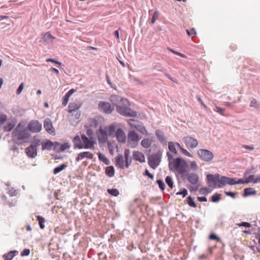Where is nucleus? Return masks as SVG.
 Here are the masks:
<instances>
[{
  "label": "nucleus",
  "instance_id": "nucleus-1",
  "mask_svg": "<svg viewBox=\"0 0 260 260\" xmlns=\"http://www.w3.org/2000/svg\"><path fill=\"white\" fill-rule=\"evenodd\" d=\"M115 102L116 111L119 114L126 117L137 116V112L129 108L130 105L127 99L119 96H115Z\"/></svg>",
  "mask_w": 260,
  "mask_h": 260
},
{
  "label": "nucleus",
  "instance_id": "nucleus-2",
  "mask_svg": "<svg viewBox=\"0 0 260 260\" xmlns=\"http://www.w3.org/2000/svg\"><path fill=\"white\" fill-rule=\"evenodd\" d=\"M207 179L210 186L214 185L218 188H221L226 184L234 185L238 184L237 180H236V179L225 176L220 177L218 174L215 175L209 174L207 176Z\"/></svg>",
  "mask_w": 260,
  "mask_h": 260
},
{
  "label": "nucleus",
  "instance_id": "nucleus-3",
  "mask_svg": "<svg viewBox=\"0 0 260 260\" xmlns=\"http://www.w3.org/2000/svg\"><path fill=\"white\" fill-rule=\"evenodd\" d=\"M30 137V134L24 126L19 123L12 133V138L18 144H22Z\"/></svg>",
  "mask_w": 260,
  "mask_h": 260
},
{
  "label": "nucleus",
  "instance_id": "nucleus-4",
  "mask_svg": "<svg viewBox=\"0 0 260 260\" xmlns=\"http://www.w3.org/2000/svg\"><path fill=\"white\" fill-rule=\"evenodd\" d=\"M169 168L172 171L184 174L187 172V164L181 158H172L169 162Z\"/></svg>",
  "mask_w": 260,
  "mask_h": 260
},
{
  "label": "nucleus",
  "instance_id": "nucleus-5",
  "mask_svg": "<svg viewBox=\"0 0 260 260\" xmlns=\"http://www.w3.org/2000/svg\"><path fill=\"white\" fill-rule=\"evenodd\" d=\"M114 132V125L111 124L109 126L100 127L97 132L99 141L105 143L108 140V136L111 135Z\"/></svg>",
  "mask_w": 260,
  "mask_h": 260
},
{
  "label": "nucleus",
  "instance_id": "nucleus-6",
  "mask_svg": "<svg viewBox=\"0 0 260 260\" xmlns=\"http://www.w3.org/2000/svg\"><path fill=\"white\" fill-rule=\"evenodd\" d=\"M41 145L39 140H36L32 142L31 145L25 149L27 155L31 158L35 157L37 155V147Z\"/></svg>",
  "mask_w": 260,
  "mask_h": 260
},
{
  "label": "nucleus",
  "instance_id": "nucleus-7",
  "mask_svg": "<svg viewBox=\"0 0 260 260\" xmlns=\"http://www.w3.org/2000/svg\"><path fill=\"white\" fill-rule=\"evenodd\" d=\"M161 152L158 151L152 154L148 157V164L153 169H155L159 164L161 157Z\"/></svg>",
  "mask_w": 260,
  "mask_h": 260
},
{
  "label": "nucleus",
  "instance_id": "nucleus-8",
  "mask_svg": "<svg viewBox=\"0 0 260 260\" xmlns=\"http://www.w3.org/2000/svg\"><path fill=\"white\" fill-rule=\"evenodd\" d=\"M82 104L80 102H72L69 105L68 112L72 113L71 117L73 116V112H76L75 114V118L73 119L79 120L81 116V113L78 110L81 107Z\"/></svg>",
  "mask_w": 260,
  "mask_h": 260
},
{
  "label": "nucleus",
  "instance_id": "nucleus-9",
  "mask_svg": "<svg viewBox=\"0 0 260 260\" xmlns=\"http://www.w3.org/2000/svg\"><path fill=\"white\" fill-rule=\"evenodd\" d=\"M199 157L203 161L209 162L211 161L214 157L213 153L207 149H200L197 151Z\"/></svg>",
  "mask_w": 260,
  "mask_h": 260
},
{
  "label": "nucleus",
  "instance_id": "nucleus-10",
  "mask_svg": "<svg viewBox=\"0 0 260 260\" xmlns=\"http://www.w3.org/2000/svg\"><path fill=\"white\" fill-rule=\"evenodd\" d=\"M140 139L139 135L135 132H129L127 135V143L128 145L132 148L135 147L138 145Z\"/></svg>",
  "mask_w": 260,
  "mask_h": 260
},
{
  "label": "nucleus",
  "instance_id": "nucleus-11",
  "mask_svg": "<svg viewBox=\"0 0 260 260\" xmlns=\"http://www.w3.org/2000/svg\"><path fill=\"white\" fill-rule=\"evenodd\" d=\"M81 140L83 146V148L90 149L94 148L95 142L93 140V138H88L85 135H81Z\"/></svg>",
  "mask_w": 260,
  "mask_h": 260
},
{
  "label": "nucleus",
  "instance_id": "nucleus-12",
  "mask_svg": "<svg viewBox=\"0 0 260 260\" xmlns=\"http://www.w3.org/2000/svg\"><path fill=\"white\" fill-rule=\"evenodd\" d=\"M27 128L32 133H39L42 129V124L37 120H31L28 124Z\"/></svg>",
  "mask_w": 260,
  "mask_h": 260
},
{
  "label": "nucleus",
  "instance_id": "nucleus-13",
  "mask_svg": "<svg viewBox=\"0 0 260 260\" xmlns=\"http://www.w3.org/2000/svg\"><path fill=\"white\" fill-rule=\"evenodd\" d=\"M183 140L186 146L188 148H194L197 147L198 145V141L196 139L190 136L184 137Z\"/></svg>",
  "mask_w": 260,
  "mask_h": 260
},
{
  "label": "nucleus",
  "instance_id": "nucleus-14",
  "mask_svg": "<svg viewBox=\"0 0 260 260\" xmlns=\"http://www.w3.org/2000/svg\"><path fill=\"white\" fill-rule=\"evenodd\" d=\"M44 127L45 130L50 135H55V131L53 126L52 123L49 118H46L44 121Z\"/></svg>",
  "mask_w": 260,
  "mask_h": 260
},
{
  "label": "nucleus",
  "instance_id": "nucleus-15",
  "mask_svg": "<svg viewBox=\"0 0 260 260\" xmlns=\"http://www.w3.org/2000/svg\"><path fill=\"white\" fill-rule=\"evenodd\" d=\"M1 198L3 204L4 205H8L9 207H12L16 204L17 201L15 198L12 197H7L5 195H3Z\"/></svg>",
  "mask_w": 260,
  "mask_h": 260
},
{
  "label": "nucleus",
  "instance_id": "nucleus-16",
  "mask_svg": "<svg viewBox=\"0 0 260 260\" xmlns=\"http://www.w3.org/2000/svg\"><path fill=\"white\" fill-rule=\"evenodd\" d=\"M100 111L106 113H110L112 111L110 103L105 102H100L99 104Z\"/></svg>",
  "mask_w": 260,
  "mask_h": 260
},
{
  "label": "nucleus",
  "instance_id": "nucleus-17",
  "mask_svg": "<svg viewBox=\"0 0 260 260\" xmlns=\"http://www.w3.org/2000/svg\"><path fill=\"white\" fill-rule=\"evenodd\" d=\"M84 158L88 159H92L93 158V155L92 153L89 151H84L79 153L76 158V161H79L82 160Z\"/></svg>",
  "mask_w": 260,
  "mask_h": 260
},
{
  "label": "nucleus",
  "instance_id": "nucleus-18",
  "mask_svg": "<svg viewBox=\"0 0 260 260\" xmlns=\"http://www.w3.org/2000/svg\"><path fill=\"white\" fill-rule=\"evenodd\" d=\"M134 159L139 161L140 162L145 161V157L143 153L138 151H134L133 154Z\"/></svg>",
  "mask_w": 260,
  "mask_h": 260
},
{
  "label": "nucleus",
  "instance_id": "nucleus-19",
  "mask_svg": "<svg viewBox=\"0 0 260 260\" xmlns=\"http://www.w3.org/2000/svg\"><path fill=\"white\" fill-rule=\"evenodd\" d=\"M255 176L254 175H251L245 178V179H237L238 184H245L252 182L255 183Z\"/></svg>",
  "mask_w": 260,
  "mask_h": 260
},
{
  "label": "nucleus",
  "instance_id": "nucleus-20",
  "mask_svg": "<svg viewBox=\"0 0 260 260\" xmlns=\"http://www.w3.org/2000/svg\"><path fill=\"white\" fill-rule=\"evenodd\" d=\"M116 137L118 142L124 143L126 141V136L124 132L121 129H118L115 133Z\"/></svg>",
  "mask_w": 260,
  "mask_h": 260
},
{
  "label": "nucleus",
  "instance_id": "nucleus-21",
  "mask_svg": "<svg viewBox=\"0 0 260 260\" xmlns=\"http://www.w3.org/2000/svg\"><path fill=\"white\" fill-rule=\"evenodd\" d=\"M116 165L120 168H124L125 167H128L129 164L128 161L124 162L122 156L121 155L116 158Z\"/></svg>",
  "mask_w": 260,
  "mask_h": 260
},
{
  "label": "nucleus",
  "instance_id": "nucleus-22",
  "mask_svg": "<svg viewBox=\"0 0 260 260\" xmlns=\"http://www.w3.org/2000/svg\"><path fill=\"white\" fill-rule=\"evenodd\" d=\"M188 181L192 184H196L199 181V177L195 173H189L187 177Z\"/></svg>",
  "mask_w": 260,
  "mask_h": 260
},
{
  "label": "nucleus",
  "instance_id": "nucleus-23",
  "mask_svg": "<svg viewBox=\"0 0 260 260\" xmlns=\"http://www.w3.org/2000/svg\"><path fill=\"white\" fill-rule=\"evenodd\" d=\"M76 91L74 89H70L65 95L63 96L62 100V105L64 107L66 106L69 100V98L71 96V95L75 92Z\"/></svg>",
  "mask_w": 260,
  "mask_h": 260
},
{
  "label": "nucleus",
  "instance_id": "nucleus-24",
  "mask_svg": "<svg viewBox=\"0 0 260 260\" xmlns=\"http://www.w3.org/2000/svg\"><path fill=\"white\" fill-rule=\"evenodd\" d=\"M41 144L42 145L43 150H50L54 145V143L48 140H46L45 142H41Z\"/></svg>",
  "mask_w": 260,
  "mask_h": 260
},
{
  "label": "nucleus",
  "instance_id": "nucleus-25",
  "mask_svg": "<svg viewBox=\"0 0 260 260\" xmlns=\"http://www.w3.org/2000/svg\"><path fill=\"white\" fill-rule=\"evenodd\" d=\"M75 146L77 147L79 149H82L83 148L82 145V142L81 140V139L79 136H76L75 137L73 140Z\"/></svg>",
  "mask_w": 260,
  "mask_h": 260
},
{
  "label": "nucleus",
  "instance_id": "nucleus-26",
  "mask_svg": "<svg viewBox=\"0 0 260 260\" xmlns=\"http://www.w3.org/2000/svg\"><path fill=\"white\" fill-rule=\"evenodd\" d=\"M15 125L16 121L14 120L7 122L4 127V131L6 132H10L12 129H13Z\"/></svg>",
  "mask_w": 260,
  "mask_h": 260
},
{
  "label": "nucleus",
  "instance_id": "nucleus-27",
  "mask_svg": "<svg viewBox=\"0 0 260 260\" xmlns=\"http://www.w3.org/2000/svg\"><path fill=\"white\" fill-rule=\"evenodd\" d=\"M134 128H135L137 131H138L140 133H141L144 135L147 136L148 135V132L147 130L143 125H134Z\"/></svg>",
  "mask_w": 260,
  "mask_h": 260
},
{
  "label": "nucleus",
  "instance_id": "nucleus-28",
  "mask_svg": "<svg viewBox=\"0 0 260 260\" xmlns=\"http://www.w3.org/2000/svg\"><path fill=\"white\" fill-rule=\"evenodd\" d=\"M177 144H179L178 143H174L173 142H170L168 144V147L169 150L174 154H176L177 153V151L176 149V147H177Z\"/></svg>",
  "mask_w": 260,
  "mask_h": 260
},
{
  "label": "nucleus",
  "instance_id": "nucleus-29",
  "mask_svg": "<svg viewBox=\"0 0 260 260\" xmlns=\"http://www.w3.org/2000/svg\"><path fill=\"white\" fill-rule=\"evenodd\" d=\"M155 135L159 140V141L162 143L166 142V138L162 132L159 129H157L155 131Z\"/></svg>",
  "mask_w": 260,
  "mask_h": 260
},
{
  "label": "nucleus",
  "instance_id": "nucleus-30",
  "mask_svg": "<svg viewBox=\"0 0 260 260\" xmlns=\"http://www.w3.org/2000/svg\"><path fill=\"white\" fill-rule=\"evenodd\" d=\"M17 252V251H11L9 253L5 254L3 255V257L4 260H12L13 257L15 256V253Z\"/></svg>",
  "mask_w": 260,
  "mask_h": 260
},
{
  "label": "nucleus",
  "instance_id": "nucleus-31",
  "mask_svg": "<svg viewBox=\"0 0 260 260\" xmlns=\"http://www.w3.org/2000/svg\"><path fill=\"white\" fill-rule=\"evenodd\" d=\"M151 144L152 141L148 138L144 139L141 141V145L145 148H149L151 146Z\"/></svg>",
  "mask_w": 260,
  "mask_h": 260
},
{
  "label": "nucleus",
  "instance_id": "nucleus-32",
  "mask_svg": "<svg viewBox=\"0 0 260 260\" xmlns=\"http://www.w3.org/2000/svg\"><path fill=\"white\" fill-rule=\"evenodd\" d=\"M189 170L196 171L198 169V166L196 161H191L189 162Z\"/></svg>",
  "mask_w": 260,
  "mask_h": 260
},
{
  "label": "nucleus",
  "instance_id": "nucleus-33",
  "mask_svg": "<svg viewBox=\"0 0 260 260\" xmlns=\"http://www.w3.org/2000/svg\"><path fill=\"white\" fill-rule=\"evenodd\" d=\"M187 204L191 207L196 208L197 207V205L194 202L193 198L189 196L186 199Z\"/></svg>",
  "mask_w": 260,
  "mask_h": 260
},
{
  "label": "nucleus",
  "instance_id": "nucleus-34",
  "mask_svg": "<svg viewBox=\"0 0 260 260\" xmlns=\"http://www.w3.org/2000/svg\"><path fill=\"white\" fill-rule=\"evenodd\" d=\"M37 220L39 222V224L41 229H43L45 228L44 223L45 222V219L44 217L41 216L40 215H38Z\"/></svg>",
  "mask_w": 260,
  "mask_h": 260
},
{
  "label": "nucleus",
  "instance_id": "nucleus-35",
  "mask_svg": "<svg viewBox=\"0 0 260 260\" xmlns=\"http://www.w3.org/2000/svg\"><path fill=\"white\" fill-rule=\"evenodd\" d=\"M256 193V191L252 188H246L244 189V195L246 196L255 195Z\"/></svg>",
  "mask_w": 260,
  "mask_h": 260
},
{
  "label": "nucleus",
  "instance_id": "nucleus-36",
  "mask_svg": "<svg viewBox=\"0 0 260 260\" xmlns=\"http://www.w3.org/2000/svg\"><path fill=\"white\" fill-rule=\"evenodd\" d=\"M67 167V165H66L65 164H62L60 166L56 167L54 169L53 173L54 174H56L59 173L60 172H61V171H62L63 170H64Z\"/></svg>",
  "mask_w": 260,
  "mask_h": 260
},
{
  "label": "nucleus",
  "instance_id": "nucleus-37",
  "mask_svg": "<svg viewBox=\"0 0 260 260\" xmlns=\"http://www.w3.org/2000/svg\"><path fill=\"white\" fill-rule=\"evenodd\" d=\"M166 182L170 188L172 189L174 187V182L173 179L170 176H167L166 178Z\"/></svg>",
  "mask_w": 260,
  "mask_h": 260
},
{
  "label": "nucleus",
  "instance_id": "nucleus-38",
  "mask_svg": "<svg viewBox=\"0 0 260 260\" xmlns=\"http://www.w3.org/2000/svg\"><path fill=\"white\" fill-rule=\"evenodd\" d=\"M186 31L187 35L191 38H194L197 36V32L193 28H191L189 29H186Z\"/></svg>",
  "mask_w": 260,
  "mask_h": 260
},
{
  "label": "nucleus",
  "instance_id": "nucleus-39",
  "mask_svg": "<svg viewBox=\"0 0 260 260\" xmlns=\"http://www.w3.org/2000/svg\"><path fill=\"white\" fill-rule=\"evenodd\" d=\"M177 148L180 150L181 152L183 154L189 157H191V153H189L187 150L182 147L180 144H177Z\"/></svg>",
  "mask_w": 260,
  "mask_h": 260
},
{
  "label": "nucleus",
  "instance_id": "nucleus-40",
  "mask_svg": "<svg viewBox=\"0 0 260 260\" xmlns=\"http://www.w3.org/2000/svg\"><path fill=\"white\" fill-rule=\"evenodd\" d=\"M106 173L110 177L113 176L114 175V167L113 166L107 167L106 169Z\"/></svg>",
  "mask_w": 260,
  "mask_h": 260
},
{
  "label": "nucleus",
  "instance_id": "nucleus-41",
  "mask_svg": "<svg viewBox=\"0 0 260 260\" xmlns=\"http://www.w3.org/2000/svg\"><path fill=\"white\" fill-rule=\"evenodd\" d=\"M60 149L59 150L61 152H63L66 149H68L70 148V145L69 143L66 142L63 144H60Z\"/></svg>",
  "mask_w": 260,
  "mask_h": 260
},
{
  "label": "nucleus",
  "instance_id": "nucleus-42",
  "mask_svg": "<svg viewBox=\"0 0 260 260\" xmlns=\"http://www.w3.org/2000/svg\"><path fill=\"white\" fill-rule=\"evenodd\" d=\"M221 199V195L219 193H215L211 197V201L213 202H217Z\"/></svg>",
  "mask_w": 260,
  "mask_h": 260
},
{
  "label": "nucleus",
  "instance_id": "nucleus-43",
  "mask_svg": "<svg viewBox=\"0 0 260 260\" xmlns=\"http://www.w3.org/2000/svg\"><path fill=\"white\" fill-rule=\"evenodd\" d=\"M8 192L9 194V196L13 198L17 195V191L13 187H9L8 188Z\"/></svg>",
  "mask_w": 260,
  "mask_h": 260
},
{
  "label": "nucleus",
  "instance_id": "nucleus-44",
  "mask_svg": "<svg viewBox=\"0 0 260 260\" xmlns=\"http://www.w3.org/2000/svg\"><path fill=\"white\" fill-rule=\"evenodd\" d=\"M177 195H182L184 198L187 194V190L185 188H182L180 190L176 193Z\"/></svg>",
  "mask_w": 260,
  "mask_h": 260
},
{
  "label": "nucleus",
  "instance_id": "nucleus-45",
  "mask_svg": "<svg viewBox=\"0 0 260 260\" xmlns=\"http://www.w3.org/2000/svg\"><path fill=\"white\" fill-rule=\"evenodd\" d=\"M168 50L169 51L172 52L173 53H174V54H175L176 55H178V56H179L180 57H182L183 58H186V56L184 54H183V53H182L181 52H179L173 50L171 48H168Z\"/></svg>",
  "mask_w": 260,
  "mask_h": 260
},
{
  "label": "nucleus",
  "instance_id": "nucleus-46",
  "mask_svg": "<svg viewBox=\"0 0 260 260\" xmlns=\"http://www.w3.org/2000/svg\"><path fill=\"white\" fill-rule=\"evenodd\" d=\"M43 39L45 40L50 39L54 40L55 39V37L52 36L50 32H47L45 34H44Z\"/></svg>",
  "mask_w": 260,
  "mask_h": 260
},
{
  "label": "nucleus",
  "instance_id": "nucleus-47",
  "mask_svg": "<svg viewBox=\"0 0 260 260\" xmlns=\"http://www.w3.org/2000/svg\"><path fill=\"white\" fill-rule=\"evenodd\" d=\"M250 107H254V108H259V104H258V103H257V101L255 99H253L252 100H251V101L250 102Z\"/></svg>",
  "mask_w": 260,
  "mask_h": 260
},
{
  "label": "nucleus",
  "instance_id": "nucleus-48",
  "mask_svg": "<svg viewBox=\"0 0 260 260\" xmlns=\"http://www.w3.org/2000/svg\"><path fill=\"white\" fill-rule=\"evenodd\" d=\"M157 183L159 186V187L161 190H164L165 189V184L164 182L160 179L157 180Z\"/></svg>",
  "mask_w": 260,
  "mask_h": 260
},
{
  "label": "nucleus",
  "instance_id": "nucleus-49",
  "mask_svg": "<svg viewBox=\"0 0 260 260\" xmlns=\"http://www.w3.org/2000/svg\"><path fill=\"white\" fill-rule=\"evenodd\" d=\"M214 111L219 113L221 115H224L223 112L224 111V109L221 108L217 106H215V108L214 109Z\"/></svg>",
  "mask_w": 260,
  "mask_h": 260
},
{
  "label": "nucleus",
  "instance_id": "nucleus-50",
  "mask_svg": "<svg viewBox=\"0 0 260 260\" xmlns=\"http://www.w3.org/2000/svg\"><path fill=\"white\" fill-rule=\"evenodd\" d=\"M99 158L101 160H102L104 162H105L106 164H108V160L106 157V156L102 154L101 153H100L99 154Z\"/></svg>",
  "mask_w": 260,
  "mask_h": 260
},
{
  "label": "nucleus",
  "instance_id": "nucleus-51",
  "mask_svg": "<svg viewBox=\"0 0 260 260\" xmlns=\"http://www.w3.org/2000/svg\"><path fill=\"white\" fill-rule=\"evenodd\" d=\"M7 119V116L5 114L0 115V125L4 123Z\"/></svg>",
  "mask_w": 260,
  "mask_h": 260
},
{
  "label": "nucleus",
  "instance_id": "nucleus-52",
  "mask_svg": "<svg viewBox=\"0 0 260 260\" xmlns=\"http://www.w3.org/2000/svg\"><path fill=\"white\" fill-rule=\"evenodd\" d=\"M54 150L58 152H60V151L59 150L60 149V143L59 142H55L54 143Z\"/></svg>",
  "mask_w": 260,
  "mask_h": 260
},
{
  "label": "nucleus",
  "instance_id": "nucleus-53",
  "mask_svg": "<svg viewBox=\"0 0 260 260\" xmlns=\"http://www.w3.org/2000/svg\"><path fill=\"white\" fill-rule=\"evenodd\" d=\"M30 253V250L29 249L25 248L21 252V255L22 256H27Z\"/></svg>",
  "mask_w": 260,
  "mask_h": 260
},
{
  "label": "nucleus",
  "instance_id": "nucleus-54",
  "mask_svg": "<svg viewBox=\"0 0 260 260\" xmlns=\"http://www.w3.org/2000/svg\"><path fill=\"white\" fill-rule=\"evenodd\" d=\"M237 224L239 226H245L247 228H250L251 226L250 223L247 222H242L240 223H237Z\"/></svg>",
  "mask_w": 260,
  "mask_h": 260
},
{
  "label": "nucleus",
  "instance_id": "nucleus-55",
  "mask_svg": "<svg viewBox=\"0 0 260 260\" xmlns=\"http://www.w3.org/2000/svg\"><path fill=\"white\" fill-rule=\"evenodd\" d=\"M209 239L211 240H216L218 242L220 241V238L214 234H211L209 236Z\"/></svg>",
  "mask_w": 260,
  "mask_h": 260
},
{
  "label": "nucleus",
  "instance_id": "nucleus-56",
  "mask_svg": "<svg viewBox=\"0 0 260 260\" xmlns=\"http://www.w3.org/2000/svg\"><path fill=\"white\" fill-rule=\"evenodd\" d=\"M197 100L200 102L201 105L204 107V108L206 111H207L208 110V108L207 106L204 103V102H203L202 99L200 97L197 96Z\"/></svg>",
  "mask_w": 260,
  "mask_h": 260
},
{
  "label": "nucleus",
  "instance_id": "nucleus-57",
  "mask_svg": "<svg viewBox=\"0 0 260 260\" xmlns=\"http://www.w3.org/2000/svg\"><path fill=\"white\" fill-rule=\"evenodd\" d=\"M24 88V84L23 83H21L20 85H19V87L18 88L16 93L18 95L20 94L21 91H22L23 89Z\"/></svg>",
  "mask_w": 260,
  "mask_h": 260
},
{
  "label": "nucleus",
  "instance_id": "nucleus-58",
  "mask_svg": "<svg viewBox=\"0 0 260 260\" xmlns=\"http://www.w3.org/2000/svg\"><path fill=\"white\" fill-rule=\"evenodd\" d=\"M46 61L47 62H53V63H56L59 66H61V63L59 62V61H57L56 60H55L54 59H52V58H48V59H46Z\"/></svg>",
  "mask_w": 260,
  "mask_h": 260
},
{
  "label": "nucleus",
  "instance_id": "nucleus-59",
  "mask_svg": "<svg viewBox=\"0 0 260 260\" xmlns=\"http://www.w3.org/2000/svg\"><path fill=\"white\" fill-rule=\"evenodd\" d=\"M86 134L89 137V138H92L93 136V131L91 129L88 128L86 131Z\"/></svg>",
  "mask_w": 260,
  "mask_h": 260
},
{
  "label": "nucleus",
  "instance_id": "nucleus-60",
  "mask_svg": "<svg viewBox=\"0 0 260 260\" xmlns=\"http://www.w3.org/2000/svg\"><path fill=\"white\" fill-rule=\"evenodd\" d=\"M158 13L157 12H155L152 18V23H154L158 17Z\"/></svg>",
  "mask_w": 260,
  "mask_h": 260
},
{
  "label": "nucleus",
  "instance_id": "nucleus-61",
  "mask_svg": "<svg viewBox=\"0 0 260 260\" xmlns=\"http://www.w3.org/2000/svg\"><path fill=\"white\" fill-rule=\"evenodd\" d=\"M225 193L226 195H227L228 196H230L233 198H235L237 194V193H235V192H228V191L225 192Z\"/></svg>",
  "mask_w": 260,
  "mask_h": 260
},
{
  "label": "nucleus",
  "instance_id": "nucleus-62",
  "mask_svg": "<svg viewBox=\"0 0 260 260\" xmlns=\"http://www.w3.org/2000/svg\"><path fill=\"white\" fill-rule=\"evenodd\" d=\"M242 147L246 149H247L248 150H250V151L254 150V147L252 146H248V145H243L242 146Z\"/></svg>",
  "mask_w": 260,
  "mask_h": 260
},
{
  "label": "nucleus",
  "instance_id": "nucleus-63",
  "mask_svg": "<svg viewBox=\"0 0 260 260\" xmlns=\"http://www.w3.org/2000/svg\"><path fill=\"white\" fill-rule=\"evenodd\" d=\"M144 175L147 176L149 178L151 179L153 178V175L149 173V172L148 171V170H146L145 171Z\"/></svg>",
  "mask_w": 260,
  "mask_h": 260
},
{
  "label": "nucleus",
  "instance_id": "nucleus-64",
  "mask_svg": "<svg viewBox=\"0 0 260 260\" xmlns=\"http://www.w3.org/2000/svg\"><path fill=\"white\" fill-rule=\"evenodd\" d=\"M129 150L125 149V151H124V156H125L126 161H128L127 160H128V157L129 156Z\"/></svg>",
  "mask_w": 260,
  "mask_h": 260
}]
</instances>
